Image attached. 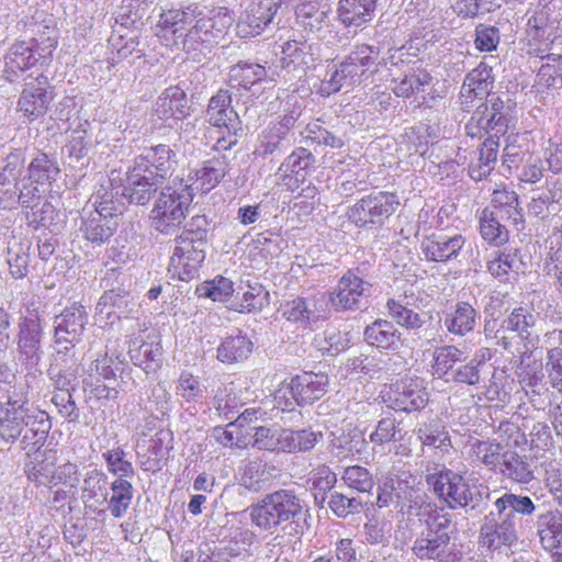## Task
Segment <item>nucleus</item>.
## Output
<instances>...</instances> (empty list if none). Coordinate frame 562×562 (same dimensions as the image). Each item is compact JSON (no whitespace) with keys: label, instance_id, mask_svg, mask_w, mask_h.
<instances>
[{"label":"nucleus","instance_id":"17","mask_svg":"<svg viewBox=\"0 0 562 562\" xmlns=\"http://www.w3.org/2000/svg\"><path fill=\"white\" fill-rule=\"evenodd\" d=\"M351 83H361L378 74L385 66L379 47L366 43L357 44L344 59Z\"/></svg>","mask_w":562,"mask_h":562},{"label":"nucleus","instance_id":"10","mask_svg":"<svg viewBox=\"0 0 562 562\" xmlns=\"http://www.w3.org/2000/svg\"><path fill=\"white\" fill-rule=\"evenodd\" d=\"M60 168L57 158L43 151H36L26 167V190L23 194V207H37L43 193L57 180Z\"/></svg>","mask_w":562,"mask_h":562},{"label":"nucleus","instance_id":"19","mask_svg":"<svg viewBox=\"0 0 562 562\" xmlns=\"http://www.w3.org/2000/svg\"><path fill=\"white\" fill-rule=\"evenodd\" d=\"M494 85L493 68L482 60L464 78L460 90V102L462 109L470 111L476 100L485 99Z\"/></svg>","mask_w":562,"mask_h":562},{"label":"nucleus","instance_id":"14","mask_svg":"<svg viewBox=\"0 0 562 562\" xmlns=\"http://www.w3.org/2000/svg\"><path fill=\"white\" fill-rule=\"evenodd\" d=\"M428 400L425 381L418 376L396 381L383 395V402L387 407L405 413L423 409Z\"/></svg>","mask_w":562,"mask_h":562},{"label":"nucleus","instance_id":"60","mask_svg":"<svg viewBox=\"0 0 562 562\" xmlns=\"http://www.w3.org/2000/svg\"><path fill=\"white\" fill-rule=\"evenodd\" d=\"M535 325L533 314L527 312L522 307L515 308L510 315L503 322L502 327L505 330L517 333L522 339L530 337V328Z\"/></svg>","mask_w":562,"mask_h":562},{"label":"nucleus","instance_id":"7","mask_svg":"<svg viewBox=\"0 0 562 562\" xmlns=\"http://www.w3.org/2000/svg\"><path fill=\"white\" fill-rule=\"evenodd\" d=\"M302 509V501L292 491L280 490L266 495L254 505L250 516L257 527L268 530L295 519Z\"/></svg>","mask_w":562,"mask_h":562},{"label":"nucleus","instance_id":"3","mask_svg":"<svg viewBox=\"0 0 562 562\" xmlns=\"http://www.w3.org/2000/svg\"><path fill=\"white\" fill-rule=\"evenodd\" d=\"M561 0H538L530 11L525 27L524 47L526 53L543 58L561 36Z\"/></svg>","mask_w":562,"mask_h":562},{"label":"nucleus","instance_id":"40","mask_svg":"<svg viewBox=\"0 0 562 562\" xmlns=\"http://www.w3.org/2000/svg\"><path fill=\"white\" fill-rule=\"evenodd\" d=\"M314 61L311 46L305 41L291 40L282 46L281 68L305 71Z\"/></svg>","mask_w":562,"mask_h":562},{"label":"nucleus","instance_id":"42","mask_svg":"<svg viewBox=\"0 0 562 562\" xmlns=\"http://www.w3.org/2000/svg\"><path fill=\"white\" fill-rule=\"evenodd\" d=\"M499 139L501 136L496 134L484 138L479 148L477 162L470 166L469 173L473 180L485 179L494 169L499 151Z\"/></svg>","mask_w":562,"mask_h":562},{"label":"nucleus","instance_id":"51","mask_svg":"<svg viewBox=\"0 0 562 562\" xmlns=\"http://www.w3.org/2000/svg\"><path fill=\"white\" fill-rule=\"evenodd\" d=\"M364 291L362 283H339L330 293L329 302L337 310L360 308L366 301Z\"/></svg>","mask_w":562,"mask_h":562},{"label":"nucleus","instance_id":"20","mask_svg":"<svg viewBox=\"0 0 562 562\" xmlns=\"http://www.w3.org/2000/svg\"><path fill=\"white\" fill-rule=\"evenodd\" d=\"M24 26L25 32L31 35L27 42L53 59L58 44V30L54 16L42 11L25 22Z\"/></svg>","mask_w":562,"mask_h":562},{"label":"nucleus","instance_id":"28","mask_svg":"<svg viewBox=\"0 0 562 562\" xmlns=\"http://www.w3.org/2000/svg\"><path fill=\"white\" fill-rule=\"evenodd\" d=\"M226 166L224 156L213 157L203 161L199 168L190 170L186 180H191L194 192L207 193L224 178Z\"/></svg>","mask_w":562,"mask_h":562},{"label":"nucleus","instance_id":"15","mask_svg":"<svg viewBox=\"0 0 562 562\" xmlns=\"http://www.w3.org/2000/svg\"><path fill=\"white\" fill-rule=\"evenodd\" d=\"M52 60L27 41H15L4 55L3 77L7 81L13 82L20 74L33 68L42 70L48 67Z\"/></svg>","mask_w":562,"mask_h":562},{"label":"nucleus","instance_id":"26","mask_svg":"<svg viewBox=\"0 0 562 562\" xmlns=\"http://www.w3.org/2000/svg\"><path fill=\"white\" fill-rule=\"evenodd\" d=\"M329 378L325 373L303 372L292 378V391L296 396V404L304 406L319 400L327 392Z\"/></svg>","mask_w":562,"mask_h":562},{"label":"nucleus","instance_id":"5","mask_svg":"<svg viewBox=\"0 0 562 562\" xmlns=\"http://www.w3.org/2000/svg\"><path fill=\"white\" fill-rule=\"evenodd\" d=\"M427 483L434 493L443 501L449 508L460 509L480 506L483 494L488 497V488L483 484H470L465 477L451 470L445 469L427 475Z\"/></svg>","mask_w":562,"mask_h":562},{"label":"nucleus","instance_id":"38","mask_svg":"<svg viewBox=\"0 0 562 562\" xmlns=\"http://www.w3.org/2000/svg\"><path fill=\"white\" fill-rule=\"evenodd\" d=\"M432 82V76L430 72L422 67L413 66L407 72L403 75L398 80H394L392 88L393 93L403 99H409L418 93H422Z\"/></svg>","mask_w":562,"mask_h":562},{"label":"nucleus","instance_id":"43","mask_svg":"<svg viewBox=\"0 0 562 562\" xmlns=\"http://www.w3.org/2000/svg\"><path fill=\"white\" fill-rule=\"evenodd\" d=\"M538 535L541 546L547 551H553L562 544V513L550 510L538 519Z\"/></svg>","mask_w":562,"mask_h":562},{"label":"nucleus","instance_id":"54","mask_svg":"<svg viewBox=\"0 0 562 562\" xmlns=\"http://www.w3.org/2000/svg\"><path fill=\"white\" fill-rule=\"evenodd\" d=\"M463 352L456 346H443L434 352L432 374L449 382L453 366L461 361Z\"/></svg>","mask_w":562,"mask_h":562},{"label":"nucleus","instance_id":"29","mask_svg":"<svg viewBox=\"0 0 562 562\" xmlns=\"http://www.w3.org/2000/svg\"><path fill=\"white\" fill-rule=\"evenodd\" d=\"M55 467L56 458L52 451H33L25 459L24 473L36 486H52Z\"/></svg>","mask_w":562,"mask_h":562},{"label":"nucleus","instance_id":"64","mask_svg":"<svg viewBox=\"0 0 562 562\" xmlns=\"http://www.w3.org/2000/svg\"><path fill=\"white\" fill-rule=\"evenodd\" d=\"M296 18L311 31L319 30L323 22L327 18V13L321 9L317 1H306L296 8Z\"/></svg>","mask_w":562,"mask_h":562},{"label":"nucleus","instance_id":"11","mask_svg":"<svg viewBox=\"0 0 562 562\" xmlns=\"http://www.w3.org/2000/svg\"><path fill=\"white\" fill-rule=\"evenodd\" d=\"M232 95L227 90H220L207 104L206 121L215 127H224L227 136L217 138L214 146L216 150H227L237 144L238 132H243V123L237 112L231 105Z\"/></svg>","mask_w":562,"mask_h":562},{"label":"nucleus","instance_id":"12","mask_svg":"<svg viewBox=\"0 0 562 562\" xmlns=\"http://www.w3.org/2000/svg\"><path fill=\"white\" fill-rule=\"evenodd\" d=\"M503 110L504 103L499 98H493L479 104L465 124L467 136L477 139L494 134L503 136L508 128V121Z\"/></svg>","mask_w":562,"mask_h":562},{"label":"nucleus","instance_id":"44","mask_svg":"<svg viewBox=\"0 0 562 562\" xmlns=\"http://www.w3.org/2000/svg\"><path fill=\"white\" fill-rule=\"evenodd\" d=\"M504 451L502 445L494 440L475 439L468 445L469 457L494 472L498 470Z\"/></svg>","mask_w":562,"mask_h":562},{"label":"nucleus","instance_id":"34","mask_svg":"<svg viewBox=\"0 0 562 562\" xmlns=\"http://www.w3.org/2000/svg\"><path fill=\"white\" fill-rule=\"evenodd\" d=\"M32 413L35 416L20 436L21 449L26 452V457L33 451H44L42 447L52 428L50 417L45 411H32Z\"/></svg>","mask_w":562,"mask_h":562},{"label":"nucleus","instance_id":"9","mask_svg":"<svg viewBox=\"0 0 562 562\" xmlns=\"http://www.w3.org/2000/svg\"><path fill=\"white\" fill-rule=\"evenodd\" d=\"M26 155L22 148H14L3 159L0 169V207L13 210L23 207V194L26 190Z\"/></svg>","mask_w":562,"mask_h":562},{"label":"nucleus","instance_id":"37","mask_svg":"<svg viewBox=\"0 0 562 562\" xmlns=\"http://www.w3.org/2000/svg\"><path fill=\"white\" fill-rule=\"evenodd\" d=\"M499 215L490 207H484L479 215V233L490 246L503 247L510 240L508 227L499 222Z\"/></svg>","mask_w":562,"mask_h":562},{"label":"nucleus","instance_id":"27","mask_svg":"<svg viewBox=\"0 0 562 562\" xmlns=\"http://www.w3.org/2000/svg\"><path fill=\"white\" fill-rule=\"evenodd\" d=\"M88 323V312L81 304L74 303L66 307L54 321V335L72 340H81L86 324Z\"/></svg>","mask_w":562,"mask_h":562},{"label":"nucleus","instance_id":"52","mask_svg":"<svg viewBox=\"0 0 562 562\" xmlns=\"http://www.w3.org/2000/svg\"><path fill=\"white\" fill-rule=\"evenodd\" d=\"M475 317V310L469 303L461 302L456 305L452 313L447 314L443 323L448 331L454 335L464 336L473 330Z\"/></svg>","mask_w":562,"mask_h":562},{"label":"nucleus","instance_id":"21","mask_svg":"<svg viewBox=\"0 0 562 562\" xmlns=\"http://www.w3.org/2000/svg\"><path fill=\"white\" fill-rule=\"evenodd\" d=\"M42 326L40 318L25 317L20 323L18 350L20 360L29 369H35L42 359Z\"/></svg>","mask_w":562,"mask_h":562},{"label":"nucleus","instance_id":"33","mask_svg":"<svg viewBox=\"0 0 562 562\" xmlns=\"http://www.w3.org/2000/svg\"><path fill=\"white\" fill-rule=\"evenodd\" d=\"M210 231V222L205 215H194L184 225L181 235L175 239L176 247H179V251L201 250L205 252V246L207 244V234Z\"/></svg>","mask_w":562,"mask_h":562},{"label":"nucleus","instance_id":"13","mask_svg":"<svg viewBox=\"0 0 562 562\" xmlns=\"http://www.w3.org/2000/svg\"><path fill=\"white\" fill-rule=\"evenodd\" d=\"M518 542L517 522L501 508L484 516L480 527L479 543L490 551L512 548Z\"/></svg>","mask_w":562,"mask_h":562},{"label":"nucleus","instance_id":"36","mask_svg":"<svg viewBox=\"0 0 562 562\" xmlns=\"http://www.w3.org/2000/svg\"><path fill=\"white\" fill-rule=\"evenodd\" d=\"M364 341L378 349L397 350L401 347V333L392 322L376 319L363 331Z\"/></svg>","mask_w":562,"mask_h":562},{"label":"nucleus","instance_id":"39","mask_svg":"<svg viewBox=\"0 0 562 562\" xmlns=\"http://www.w3.org/2000/svg\"><path fill=\"white\" fill-rule=\"evenodd\" d=\"M196 10V4H189L162 11L159 18V25L165 32H170L177 38L182 40L188 31V25L192 24L199 15Z\"/></svg>","mask_w":562,"mask_h":562},{"label":"nucleus","instance_id":"1","mask_svg":"<svg viewBox=\"0 0 562 562\" xmlns=\"http://www.w3.org/2000/svg\"><path fill=\"white\" fill-rule=\"evenodd\" d=\"M178 167V155L167 144L144 147L136 155L119 180H111L115 195H121L130 204L147 205L165 186Z\"/></svg>","mask_w":562,"mask_h":562},{"label":"nucleus","instance_id":"49","mask_svg":"<svg viewBox=\"0 0 562 562\" xmlns=\"http://www.w3.org/2000/svg\"><path fill=\"white\" fill-rule=\"evenodd\" d=\"M402 438L401 422L392 413H386L382 416L373 431L369 435V440L373 445V451L386 443L400 441Z\"/></svg>","mask_w":562,"mask_h":562},{"label":"nucleus","instance_id":"8","mask_svg":"<svg viewBox=\"0 0 562 562\" xmlns=\"http://www.w3.org/2000/svg\"><path fill=\"white\" fill-rule=\"evenodd\" d=\"M424 503L425 494L415 488V479L408 473L390 474L378 485L375 506L380 509L393 506L404 513Z\"/></svg>","mask_w":562,"mask_h":562},{"label":"nucleus","instance_id":"45","mask_svg":"<svg viewBox=\"0 0 562 562\" xmlns=\"http://www.w3.org/2000/svg\"><path fill=\"white\" fill-rule=\"evenodd\" d=\"M108 477L98 470L88 472L83 479L82 499L90 508L97 509L108 502Z\"/></svg>","mask_w":562,"mask_h":562},{"label":"nucleus","instance_id":"2","mask_svg":"<svg viewBox=\"0 0 562 562\" xmlns=\"http://www.w3.org/2000/svg\"><path fill=\"white\" fill-rule=\"evenodd\" d=\"M194 198L191 180L175 177L159 191L149 214L151 227L161 234H172L183 222Z\"/></svg>","mask_w":562,"mask_h":562},{"label":"nucleus","instance_id":"32","mask_svg":"<svg viewBox=\"0 0 562 562\" xmlns=\"http://www.w3.org/2000/svg\"><path fill=\"white\" fill-rule=\"evenodd\" d=\"M497 473L517 484L527 485L535 480V470L529 457L507 449L504 451Z\"/></svg>","mask_w":562,"mask_h":562},{"label":"nucleus","instance_id":"63","mask_svg":"<svg viewBox=\"0 0 562 562\" xmlns=\"http://www.w3.org/2000/svg\"><path fill=\"white\" fill-rule=\"evenodd\" d=\"M147 8V0H122L115 22L127 29L142 19Z\"/></svg>","mask_w":562,"mask_h":562},{"label":"nucleus","instance_id":"61","mask_svg":"<svg viewBox=\"0 0 562 562\" xmlns=\"http://www.w3.org/2000/svg\"><path fill=\"white\" fill-rule=\"evenodd\" d=\"M417 436L423 445L432 446L440 450H447L450 446L448 432L436 422L420 425L417 429Z\"/></svg>","mask_w":562,"mask_h":562},{"label":"nucleus","instance_id":"16","mask_svg":"<svg viewBox=\"0 0 562 562\" xmlns=\"http://www.w3.org/2000/svg\"><path fill=\"white\" fill-rule=\"evenodd\" d=\"M53 98L48 78L40 74L24 85L19 97L18 111L22 112L23 116L30 122H33L45 115Z\"/></svg>","mask_w":562,"mask_h":562},{"label":"nucleus","instance_id":"24","mask_svg":"<svg viewBox=\"0 0 562 562\" xmlns=\"http://www.w3.org/2000/svg\"><path fill=\"white\" fill-rule=\"evenodd\" d=\"M154 112L159 120H183L190 115L191 105L187 93L179 86L166 88L154 105Z\"/></svg>","mask_w":562,"mask_h":562},{"label":"nucleus","instance_id":"48","mask_svg":"<svg viewBox=\"0 0 562 562\" xmlns=\"http://www.w3.org/2000/svg\"><path fill=\"white\" fill-rule=\"evenodd\" d=\"M128 355L132 363L144 369L146 373L155 370L161 356L159 344L146 342L134 338L130 340Z\"/></svg>","mask_w":562,"mask_h":562},{"label":"nucleus","instance_id":"6","mask_svg":"<svg viewBox=\"0 0 562 562\" xmlns=\"http://www.w3.org/2000/svg\"><path fill=\"white\" fill-rule=\"evenodd\" d=\"M401 201L395 192L367 194L348 207L346 216L358 228L382 227L397 212Z\"/></svg>","mask_w":562,"mask_h":562},{"label":"nucleus","instance_id":"57","mask_svg":"<svg viewBox=\"0 0 562 562\" xmlns=\"http://www.w3.org/2000/svg\"><path fill=\"white\" fill-rule=\"evenodd\" d=\"M366 445L361 432L349 431L336 437L330 445V452L338 459L360 453Z\"/></svg>","mask_w":562,"mask_h":562},{"label":"nucleus","instance_id":"50","mask_svg":"<svg viewBox=\"0 0 562 562\" xmlns=\"http://www.w3.org/2000/svg\"><path fill=\"white\" fill-rule=\"evenodd\" d=\"M111 497H108V508L114 518L124 516L132 504L134 487L130 481L116 477L110 486Z\"/></svg>","mask_w":562,"mask_h":562},{"label":"nucleus","instance_id":"46","mask_svg":"<svg viewBox=\"0 0 562 562\" xmlns=\"http://www.w3.org/2000/svg\"><path fill=\"white\" fill-rule=\"evenodd\" d=\"M449 542L442 536L435 535L424 528L418 532L412 543V552L419 560H432L448 548Z\"/></svg>","mask_w":562,"mask_h":562},{"label":"nucleus","instance_id":"53","mask_svg":"<svg viewBox=\"0 0 562 562\" xmlns=\"http://www.w3.org/2000/svg\"><path fill=\"white\" fill-rule=\"evenodd\" d=\"M313 344L323 355L337 356L350 347L351 338L349 333L331 328L316 335Z\"/></svg>","mask_w":562,"mask_h":562},{"label":"nucleus","instance_id":"30","mask_svg":"<svg viewBox=\"0 0 562 562\" xmlns=\"http://www.w3.org/2000/svg\"><path fill=\"white\" fill-rule=\"evenodd\" d=\"M464 244L465 238L461 234L451 237L431 235L423 240L422 251L428 260L445 262L457 257Z\"/></svg>","mask_w":562,"mask_h":562},{"label":"nucleus","instance_id":"4","mask_svg":"<svg viewBox=\"0 0 562 562\" xmlns=\"http://www.w3.org/2000/svg\"><path fill=\"white\" fill-rule=\"evenodd\" d=\"M113 195L109 192L100 195L98 192L92 203L93 209L83 207L80 213L78 234L92 248L110 244L120 226L123 212L115 205Z\"/></svg>","mask_w":562,"mask_h":562},{"label":"nucleus","instance_id":"56","mask_svg":"<svg viewBox=\"0 0 562 562\" xmlns=\"http://www.w3.org/2000/svg\"><path fill=\"white\" fill-rule=\"evenodd\" d=\"M194 24L186 32L182 37V45L187 52H195L202 55L211 52V48L216 45L211 33H206L198 19Z\"/></svg>","mask_w":562,"mask_h":562},{"label":"nucleus","instance_id":"22","mask_svg":"<svg viewBox=\"0 0 562 562\" xmlns=\"http://www.w3.org/2000/svg\"><path fill=\"white\" fill-rule=\"evenodd\" d=\"M328 301L324 294L312 297H296L283 311L286 319L303 325H314L328 317Z\"/></svg>","mask_w":562,"mask_h":562},{"label":"nucleus","instance_id":"23","mask_svg":"<svg viewBox=\"0 0 562 562\" xmlns=\"http://www.w3.org/2000/svg\"><path fill=\"white\" fill-rule=\"evenodd\" d=\"M491 205L501 218L506 220L510 226L520 232L525 228V216L515 190L506 183H497L491 194Z\"/></svg>","mask_w":562,"mask_h":562},{"label":"nucleus","instance_id":"62","mask_svg":"<svg viewBox=\"0 0 562 562\" xmlns=\"http://www.w3.org/2000/svg\"><path fill=\"white\" fill-rule=\"evenodd\" d=\"M474 47L480 53H492L501 43L499 29L494 25L480 23L474 30Z\"/></svg>","mask_w":562,"mask_h":562},{"label":"nucleus","instance_id":"31","mask_svg":"<svg viewBox=\"0 0 562 562\" xmlns=\"http://www.w3.org/2000/svg\"><path fill=\"white\" fill-rule=\"evenodd\" d=\"M378 0H339L337 16L345 27H360L374 18Z\"/></svg>","mask_w":562,"mask_h":562},{"label":"nucleus","instance_id":"41","mask_svg":"<svg viewBox=\"0 0 562 562\" xmlns=\"http://www.w3.org/2000/svg\"><path fill=\"white\" fill-rule=\"evenodd\" d=\"M314 164L313 154L304 147H299L285 158L280 166V171L283 173L284 180L291 181L294 178V187L297 188L305 180V173L313 168Z\"/></svg>","mask_w":562,"mask_h":562},{"label":"nucleus","instance_id":"18","mask_svg":"<svg viewBox=\"0 0 562 562\" xmlns=\"http://www.w3.org/2000/svg\"><path fill=\"white\" fill-rule=\"evenodd\" d=\"M32 411H41L27 402L12 401L0 406V438L8 443H14L29 426L33 416Z\"/></svg>","mask_w":562,"mask_h":562},{"label":"nucleus","instance_id":"55","mask_svg":"<svg viewBox=\"0 0 562 562\" xmlns=\"http://www.w3.org/2000/svg\"><path fill=\"white\" fill-rule=\"evenodd\" d=\"M322 438V432L312 430L284 429V452H306L315 447Z\"/></svg>","mask_w":562,"mask_h":562},{"label":"nucleus","instance_id":"25","mask_svg":"<svg viewBox=\"0 0 562 562\" xmlns=\"http://www.w3.org/2000/svg\"><path fill=\"white\" fill-rule=\"evenodd\" d=\"M261 413V407H248V423L250 422V417L255 416L257 419V415ZM284 429L279 426H252L248 425V445L250 443L252 448L265 451H282L284 452L283 447V438H284Z\"/></svg>","mask_w":562,"mask_h":562},{"label":"nucleus","instance_id":"58","mask_svg":"<svg viewBox=\"0 0 562 562\" xmlns=\"http://www.w3.org/2000/svg\"><path fill=\"white\" fill-rule=\"evenodd\" d=\"M385 362L374 356L359 355L346 361V370L350 373H362L371 379H379L384 372Z\"/></svg>","mask_w":562,"mask_h":562},{"label":"nucleus","instance_id":"47","mask_svg":"<svg viewBox=\"0 0 562 562\" xmlns=\"http://www.w3.org/2000/svg\"><path fill=\"white\" fill-rule=\"evenodd\" d=\"M494 508H501L517 524L518 516L531 517L537 510L536 504L529 496L512 492H506L498 497L494 502Z\"/></svg>","mask_w":562,"mask_h":562},{"label":"nucleus","instance_id":"59","mask_svg":"<svg viewBox=\"0 0 562 562\" xmlns=\"http://www.w3.org/2000/svg\"><path fill=\"white\" fill-rule=\"evenodd\" d=\"M109 45L112 47V56L109 57V63L114 66L123 59L131 56L133 53H140L138 48L139 41L136 35L126 38L124 34L113 33L109 38Z\"/></svg>","mask_w":562,"mask_h":562},{"label":"nucleus","instance_id":"35","mask_svg":"<svg viewBox=\"0 0 562 562\" xmlns=\"http://www.w3.org/2000/svg\"><path fill=\"white\" fill-rule=\"evenodd\" d=\"M205 258V252L199 250H190L187 252L179 251V247H175L173 255L170 258L168 272L171 278L178 281H191L199 277V268Z\"/></svg>","mask_w":562,"mask_h":562}]
</instances>
